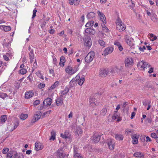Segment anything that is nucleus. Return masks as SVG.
Wrapping results in <instances>:
<instances>
[{"label": "nucleus", "instance_id": "f8f14e48", "mask_svg": "<svg viewBox=\"0 0 158 158\" xmlns=\"http://www.w3.org/2000/svg\"><path fill=\"white\" fill-rule=\"evenodd\" d=\"M145 61H141L139 62L137 64L138 68L140 69L144 70H145Z\"/></svg>", "mask_w": 158, "mask_h": 158}, {"label": "nucleus", "instance_id": "5701e85b", "mask_svg": "<svg viewBox=\"0 0 158 158\" xmlns=\"http://www.w3.org/2000/svg\"><path fill=\"white\" fill-rule=\"evenodd\" d=\"M132 139V143L134 144H137L138 143V138L136 134H134L131 136Z\"/></svg>", "mask_w": 158, "mask_h": 158}, {"label": "nucleus", "instance_id": "603ef678", "mask_svg": "<svg viewBox=\"0 0 158 158\" xmlns=\"http://www.w3.org/2000/svg\"><path fill=\"white\" fill-rule=\"evenodd\" d=\"M40 103V101L39 100H36L34 102L33 104L34 106H37Z\"/></svg>", "mask_w": 158, "mask_h": 158}, {"label": "nucleus", "instance_id": "dca6fc26", "mask_svg": "<svg viewBox=\"0 0 158 158\" xmlns=\"http://www.w3.org/2000/svg\"><path fill=\"white\" fill-rule=\"evenodd\" d=\"M55 101L56 104L58 106H60L63 103L62 97L60 96V97L57 98Z\"/></svg>", "mask_w": 158, "mask_h": 158}, {"label": "nucleus", "instance_id": "09e8293b", "mask_svg": "<svg viewBox=\"0 0 158 158\" xmlns=\"http://www.w3.org/2000/svg\"><path fill=\"white\" fill-rule=\"evenodd\" d=\"M133 130H131L128 129H126L125 132V134L127 135L128 133H133Z\"/></svg>", "mask_w": 158, "mask_h": 158}, {"label": "nucleus", "instance_id": "de8ad7c7", "mask_svg": "<svg viewBox=\"0 0 158 158\" xmlns=\"http://www.w3.org/2000/svg\"><path fill=\"white\" fill-rule=\"evenodd\" d=\"M105 23H101V25L103 28V30H106V31H108V29L107 27L105 25Z\"/></svg>", "mask_w": 158, "mask_h": 158}, {"label": "nucleus", "instance_id": "774afa93", "mask_svg": "<svg viewBox=\"0 0 158 158\" xmlns=\"http://www.w3.org/2000/svg\"><path fill=\"white\" fill-rule=\"evenodd\" d=\"M117 115L115 113L112 117V119L114 120H115L117 118Z\"/></svg>", "mask_w": 158, "mask_h": 158}, {"label": "nucleus", "instance_id": "69168bd1", "mask_svg": "<svg viewBox=\"0 0 158 158\" xmlns=\"http://www.w3.org/2000/svg\"><path fill=\"white\" fill-rule=\"evenodd\" d=\"M147 120L148 121V122L149 123H151L152 121V119L151 118V117H148L147 118Z\"/></svg>", "mask_w": 158, "mask_h": 158}, {"label": "nucleus", "instance_id": "c756f323", "mask_svg": "<svg viewBox=\"0 0 158 158\" xmlns=\"http://www.w3.org/2000/svg\"><path fill=\"white\" fill-rule=\"evenodd\" d=\"M100 139V136L99 135H95L93 137V141L94 143H98Z\"/></svg>", "mask_w": 158, "mask_h": 158}, {"label": "nucleus", "instance_id": "5fc2aeb1", "mask_svg": "<svg viewBox=\"0 0 158 158\" xmlns=\"http://www.w3.org/2000/svg\"><path fill=\"white\" fill-rule=\"evenodd\" d=\"M37 12V10H36V8H35L33 11V15L32 17V19H33L36 16V13Z\"/></svg>", "mask_w": 158, "mask_h": 158}, {"label": "nucleus", "instance_id": "13d9d810", "mask_svg": "<svg viewBox=\"0 0 158 158\" xmlns=\"http://www.w3.org/2000/svg\"><path fill=\"white\" fill-rule=\"evenodd\" d=\"M139 49L141 51L143 52L144 50L146 49L145 46H143L142 48L139 47Z\"/></svg>", "mask_w": 158, "mask_h": 158}, {"label": "nucleus", "instance_id": "c85d7f7f", "mask_svg": "<svg viewBox=\"0 0 158 158\" xmlns=\"http://www.w3.org/2000/svg\"><path fill=\"white\" fill-rule=\"evenodd\" d=\"M74 157L75 158H83L81 155L77 152L75 148L74 149Z\"/></svg>", "mask_w": 158, "mask_h": 158}, {"label": "nucleus", "instance_id": "6ab92c4d", "mask_svg": "<svg viewBox=\"0 0 158 158\" xmlns=\"http://www.w3.org/2000/svg\"><path fill=\"white\" fill-rule=\"evenodd\" d=\"M81 0H69V3L70 5L74 4L75 6L79 5Z\"/></svg>", "mask_w": 158, "mask_h": 158}, {"label": "nucleus", "instance_id": "4d7b16f0", "mask_svg": "<svg viewBox=\"0 0 158 158\" xmlns=\"http://www.w3.org/2000/svg\"><path fill=\"white\" fill-rule=\"evenodd\" d=\"M13 156L12 154L9 152L7 154V157L8 158H11Z\"/></svg>", "mask_w": 158, "mask_h": 158}, {"label": "nucleus", "instance_id": "8fccbe9b", "mask_svg": "<svg viewBox=\"0 0 158 158\" xmlns=\"http://www.w3.org/2000/svg\"><path fill=\"white\" fill-rule=\"evenodd\" d=\"M115 70H118L119 71H122L123 70V68L122 67H119L118 66H116L115 67Z\"/></svg>", "mask_w": 158, "mask_h": 158}, {"label": "nucleus", "instance_id": "37998d69", "mask_svg": "<svg viewBox=\"0 0 158 158\" xmlns=\"http://www.w3.org/2000/svg\"><path fill=\"white\" fill-rule=\"evenodd\" d=\"M51 111V110H49L48 111H47L45 112H44L43 114L42 115V118L48 115L50 113V112Z\"/></svg>", "mask_w": 158, "mask_h": 158}, {"label": "nucleus", "instance_id": "cd10ccee", "mask_svg": "<svg viewBox=\"0 0 158 158\" xmlns=\"http://www.w3.org/2000/svg\"><path fill=\"white\" fill-rule=\"evenodd\" d=\"M69 89L68 87H65L64 89L61 91L60 96L63 97V95L66 94L69 91Z\"/></svg>", "mask_w": 158, "mask_h": 158}, {"label": "nucleus", "instance_id": "4be33fe9", "mask_svg": "<svg viewBox=\"0 0 158 158\" xmlns=\"http://www.w3.org/2000/svg\"><path fill=\"white\" fill-rule=\"evenodd\" d=\"M85 32L86 33L89 35L92 34L94 35L95 33V31L94 30L90 28H86L85 30Z\"/></svg>", "mask_w": 158, "mask_h": 158}, {"label": "nucleus", "instance_id": "72a5a7b5", "mask_svg": "<svg viewBox=\"0 0 158 158\" xmlns=\"http://www.w3.org/2000/svg\"><path fill=\"white\" fill-rule=\"evenodd\" d=\"M14 158H24L23 155L20 153H16L14 155Z\"/></svg>", "mask_w": 158, "mask_h": 158}, {"label": "nucleus", "instance_id": "a18cd8bd", "mask_svg": "<svg viewBox=\"0 0 158 158\" xmlns=\"http://www.w3.org/2000/svg\"><path fill=\"white\" fill-rule=\"evenodd\" d=\"M134 156L136 157H141L142 156V155L141 154L140 152H136L135 153Z\"/></svg>", "mask_w": 158, "mask_h": 158}, {"label": "nucleus", "instance_id": "e2e57ef3", "mask_svg": "<svg viewBox=\"0 0 158 158\" xmlns=\"http://www.w3.org/2000/svg\"><path fill=\"white\" fill-rule=\"evenodd\" d=\"M114 44L117 46L118 47L121 45V44L119 42L116 41L114 42Z\"/></svg>", "mask_w": 158, "mask_h": 158}, {"label": "nucleus", "instance_id": "473e14b6", "mask_svg": "<svg viewBox=\"0 0 158 158\" xmlns=\"http://www.w3.org/2000/svg\"><path fill=\"white\" fill-rule=\"evenodd\" d=\"M95 16V13L93 12L89 13L87 15V17L88 19H91L94 17Z\"/></svg>", "mask_w": 158, "mask_h": 158}, {"label": "nucleus", "instance_id": "aec40b11", "mask_svg": "<svg viewBox=\"0 0 158 158\" xmlns=\"http://www.w3.org/2000/svg\"><path fill=\"white\" fill-rule=\"evenodd\" d=\"M61 136L63 138L67 139H69L70 136V134L67 131H66L64 132V134H61Z\"/></svg>", "mask_w": 158, "mask_h": 158}, {"label": "nucleus", "instance_id": "680f3d73", "mask_svg": "<svg viewBox=\"0 0 158 158\" xmlns=\"http://www.w3.org/2000/svg\"><path fill=\"white\" fill-rule=\"evenodd\" d=\"M9 151L8 148L4 149L2 150V152L3 153L5 154H6Z\"/></svg>", "mask_w": 158, "mask_h": 158}, {"label": "nucleus", "instance_id": "864d4df0", "mask_svg": "<svg viewBox=\"0 0 158 158\" xmlns=\"http://www.w3.org/2000/svg\"><path fill=\"white\" fill-rule=\"evenodd\" d=\"M45 85L44 83H42L38 85V87L40 89H42L45 87Z\"/></svg>", "mask_w": 158, "mask_h": 158}, {"label": "nucleus", "instance_id": "4c0bfd02", "mask_svg": "<svg viewBox=\"0 0 158 158\" xmlns=\"http://www.w3.org/2000/svg\"><path fill=\"white\" fill-rule=\"evenodd\" d=\"M94 22L91 21L87 23L85 25V26L87 27H92L94 25Z\"/></svg>", "mask_w": 158, "mask_h": 158}, {"label": "nucleus", "instance_id": "1a4fd4ad", "mask_svg": "<svg viewBox=\"0 0 158 158\" xmlns=\"http://www.w3.org/2000/svg\"><path fill=\"white\" fill-rule=\"evenodd\" d=\"M107 143L108 146L110 150H113L114 148V145L113 144V140L111 139L107 140Z\"/></svg>", "mask_w": 158, "mask_h": 158}, {"label": "nucleus", "instance_id": "0e129e2a", "mask_svg": "<svg viewBox=\"0 0 158 158\" xmlns=\"http://www.w3.org/2000/svg\"><path fill=\"white\" fill-rule=\"evenodd\" d=\"M150 66V65L148 63L145 62V68L147 67H149Z\"/></svg>", "mask_w": 158, "mask_h": 158}, {"label": "nucleus", "instance_id": "9b49d317", "mask_svg": "<svg viewBox=\"0 0 158 158\" xmlns=\"http://www.w3.org/2000/svg\"><path fill=\"white\" fill-rule=\"evenodd\" d=\"M80 76L77 75L75 78H73L70 82L69 84L71 87H73L76 83V81L78 79H79Z\"/></svg>", "mask_w": 158, "mask_h": 158}, {"label": "nucleus", "instance_id": "49530a36", "mask_svg": "<svg viewBox=\"0 0 158 158\" xmlns=\"http://www.w3.org/2000/svg\"><path fill=\"white\" fill-rule=\"evenodd\" d=\"M27 70L25 69H22L20 70V73L22 75L26 74L27 73Z\"/></svg>", "mask_w": 158, "mask_h": 158}, {"label": "nucleus", "instance_id": "f257e3e1", "mask_svg": "<svg viewBox=\"0 0 158 158\" xmlns=\"http://www.w3.org/2000/svg\"><path fill=\"white\" fill-rule=\"evenodd\" d=\"M124 40L127 44L129 45L131 48H134V39L130 36L126 35L124 36Z\"/></svg>", "mask_w": 158, "mask_h": 158}, {"label": "nucleus", "instance_id": "a878e982", "mask_svg": "<svg viewBox=\"0 0 158 158\" xmlns=\"http://www.w3.org/2000/svg\"><path fill=\"white\" fill-rule=\"evenodd\" d=\"M33 95V92L31 91H30L25 93V97L27 98H31Z\"/></svg>", "mask_w": 158, "mask_h": 158}, {"label": "nucleus", "instance_id": "0eeeda50", "mask_svg": "<svg viewBox=\"0 0 158 158\" xmlns=\"http://www.w3.org/2000/svg\"><path fill=\"white\" fill-rule=\"evenodd\" d=\"M84 44L85 45L90 47L92 44V42L91 41V38L90 36H86L84 39Z\"/></svg>", "mask_w": 158, "mask_h": 158}, {"label": "nucleus", "instance_id": "423d86ee", "mask_svg": "<svg viewBox=\"0 0 158 158\" xmlns=\"http://www.w3.org/2000/svg\"><path fill=\"white\" fill-rule=\"evenodd\" d=\"M52 103V99L49 98H48L45 99L43 102V105L40 107V109H42L43 108L44 106H45L48 107L51 105Z\"/></svg>", "mask_w": 158, "mask_h": 158}, {"label": "nucleus", "instance_id": "f03ea898", "mask_svg": "<svg viewBox=\"0 0 158 158\" xmlns=\"http://www.w3.org/2000/svg\"><path fill=\"white\" fill-rule=\"evenodd\" d=\"M116 23L117 24V29L119 32L122 31L126 29L125 25L120 20L118 19L116 21Z\"/></svg>", "mask_w": 158, "mask_h": 158}, {"label": "nucleus", "instance_id": "6e6552de", "mask_svg": "<svg viewBox=\"0 0 158 158\" xmlns=\"http://www.w3.org/2000/svg\"><path fill=\"white\" fill-rule=\"evenodd\" d=\"M113 50L112 47H109L106 48L103 52L102 55L106 56L109 54L111 53Z\"/></svg>", "mask_w": 158, "mask_h": 158}, {"label": "nucleus", "instance_id": "2f4dec72", "mask_svg": "<svg viewBox=\"0 0 158 158\" xmlns=\"http://www.w3.org/2000/svg\"><path fill=\"white\" fill-rule=\"evenodd\" d=\"M7 116L6 115L2 116L1 117L0 121L1 122L3 123L7 120Z\"/></svg>", "mask_w": 158, "mask_h": 158}, {"label": "nucleus", "instance_id": "9d476101", "mask_svg": "<svg viewBox=\"0 0 158 158\" xmlns=\"http://www.w3.org/2000/svg\"><path fill=\"white\" fill-rule=\"evenodd\" d=\"M42 113L40 111L37 112L36 114H35L34 119L32 121V123H35L40 118Z\"/></svg>", "mask_w": 158, "mask_h": 158}, {"label": "nucleus", "instance_id": "412c9836", "mask_svg": "<svg viewBox=\"0 0 158 158\" xmlns=\"http://www.w3.org/2000/svg\"><path fill=\"white\" fill-rule=\"evenodd\" d=\"M43 148V146L41 145V144L40 143L36 142L35 143V148L36 150H40L42 149Z\"/></svg>", "mask_w": 158, "mask_h": 158}, {"label": "nucleus", "instance_id": "a211bd4d", "mask_svg": "<svg viewBox=\"0 0 158 158\" xmlns=\"http://www.w3.org/2000/svg\"><path fill=\"white\" fill-rule=\"evenodd\" d=\"M89 102L90 106L94 107L96 106L95 103V98L93 97H90L89 99Z\"/></svg>", "mask_w": 158, "mask_h": 158}, {"label": "nucleus", "instance_id": "b1692460", "mask_svg": "<svg viewBox=\"0 0 158 158\" xmlns=\"http://www.w3.org/2000/svg\"><path fill=\"white\" fill-rule=\"evenodd\" d=\"M150 17L151 20L154 22H157L158 21V18L155 13H152Z\"/></svg>", "mask_w": 158, "mask_h": 158}, {"label": "nucleus", "instance_id": "f3484780", "mask_svg": "<svg viewBox=\"0 0 158 158\" xmlns=\"http://www.w3.org/2000/svg\"><path fill=\"white\" fill-rule=\"evenodd\" d=\"M35 57V55L34 53V50H31L29 53V58L31 63L33 62Z\"/></svg>", "mask_w": 158, "mask_h": 158}, {"label": "nucleus", "instance_id": "58836bf2", "mask_svg": "<svg viewBox=\"0 0 158 158\" xmlns=\"http://www.w3.org/2000/svg\"><path fill=\"white\" fill-rule=\"evenodd\" d=\"M85 81V78L83 77H82L80 78L78 81L79 85L81 86L83 84L84 82Z\"/></svg>", "mask_w": 158, "mask_h": 158}, {"label": "nucleus", "instance_id": "6e6d98bb", "mask_svg": "<svg viewBox=\"0 0 158 158\" xmlns=\"http://www.w3.org/2000/svg\"><path fill=\"white\" fill-rule=\"evenodd\" d=\"M37 64L36 62V60H35V62L34 63V64H33V66L32 68V70H33V71H34V70L37 67Z\"/></svg>", "mask_w": 158, "mask_h": 158}, {"label": "nucleus", "instance_id": "7c9ffc66", "mask_svg": "<svg viewBox=\"0 0 158 158\" xmlns=\"http://www.w3.org/2000/svg\"><path fill=\"white\" fill-rule=\"evenodd\" d=\"M65 62V59L64 57L63 56H61L60 58V65L62 66H63L64 65V63Z\"/></svg>", "mask_w": 158, "mask_h": 158}, {"label": "nucleus", "instance_id": "338daca9", "mask_svg": "<svg viewBox=\"0 0 158 158\" xmlns=\"http://www.w3.org/2000/svg\"><path fill=\"white\" fill-rule=\"evenodd\" d=\"M153 69H154V68H153V67H151L150 69H149V71H148V73H152L153 72Z\"/></svg>", "mask_w": 158, "mask_h": 158}, {"label": "nucleus", "instance_id": "2eb2a0df", "mask_svg": "<svg viewBox=\"0 0 158 158\" xmlns=\"http://www.w3.org/2000/svg\"><path fill=\"white\" fill-rule=\"evenodd\" d=\"M109 71L108 69H103L100 72V75L101 76L105 77L108 74Z\"/></svg>", "mask_w": 158, "mask_h": 158}, {"label": "nucleus", "instance_id": "c03bdc74", "mask_svg": "<svg viewBox=\"0 0 158 158\" xmlns=\"http://www.w3.org/2000/svg\"><path fill=\"white\" fill-rule=\"evenodd\" d=\"M98 42L101 46L102 47L105 46V43L103 40H98Z\"/></svg>", "mask_w": 158, "mask_h": 158}, {"label": "nucleus", "instance_id": "f704fd0d", "mask_svg": "<svg viewBox=\"0 0 158 158\" xmlns=\"http://www.w3.org/2000/svg\"><path fill=\"white\" fill-rule=\"evenodd\" d=\"M59 82L56 81L49 89V90H52L54 89L58 85Z\"/></svg>", "mask_w": 158, "mask_h": 158}, {"label": "nucleus", "instance_id": "79ce46f5", "mask_svg": "<svg viewBox=\"0 0 158 158\" xmlns=\"http://www.w3.org/2000/svg\"><path fill=\"white\" fill-rule=\"evenodd\" d=\"M107 110L105 108H103L101 111V114L103 116L105 115L106 113Z\"/></svg>", "mask_w": 158, "mask_h": 158}, {"label": "nucleus", "instance_id": "3c124183", "mask_svg": "<svg viewBox=\"0 0 158 158\" xmlns=\"http://www.w3.org/2000/svg\"><path fill=\"white\" fill-rule=\"evenodd\" d=\"M19 125V123L18 122H16V123H15L14 124V128L11 130V131H12L18 127Z\"/></svg>", "mask_w": 158, "mask_h": 158}, {"label": "nucleus", "instance_id": "ea45409f", "mask_svg": "<svg viewBox=\"0 0 158 158\" xmlns=\"http://www.w3.org/2000/svg\"><path fill=\"white\" fill-rule=\"evenodd\" d=\"M76 133L79 135V134H81L82 132V131L81 127H77V128Z\"/></svg>", "mask_w": 158, "mask_h": 158}, {"label": "nucleus", "instance_id": "39448f33", "mask_svg": "<svg viewBox=\"0 0 158 158\" xmlns=\"http://www.w3.org/2000/svg\"><path fill=\"white\" fill-rule=\"evenodd\" d=\"M125 66L126 68L131 67L133 64V60L131 57L127 58L125 61Z\"/></svg>", "mask_w": 158, "mask_h": 158}, {"label": "nucleus", "instance_id": "4468645a", "mask_svg": "<svg viewBox=\"0 0 158 158\" xmlns=\"http://www.w3.org/2000/svg\"><path fill=\"white\" fill-rule=\"evenodd\" d=\"M56 154L60 158H64L65 156V154L63 153L62 148L58 149L56 152Z\"/></svg>", "mask_w": 158, "mask_h": 158}, {"label": "nucleus", "instance_id": "20e7f679", "mask_svg": "<svg viewBox=\"0 0 158 158\" xmlns=\"http://www.w3.org/2000/svg\"><path fill=\"white\" fill-rule=\"evenodd\" d=\"M95 53L93 51L89 52L85 58V61L89 63L92 61L95 57Z\"/></svg>", "mask_w": 158, "mask_h": 158}, {"label": "nucleus", "instance_id": "7ed1b4c3", "mask_svg": "<svg viewBox=\"0 0 158 158\" xmlns=\"http://www.w3.org/2000/svg\"><path fill=\"white\" fill-rule=\"evenodd\" d=\"M77 70V67L76 66L73 67L69 66L65 69V72L70 75L74 74Z\"/></svg>", "mask_w": 158, "mask_h": 158}, {"label": "nucleus", "instance_id": "ddd939ff", "mask_svg": "<svg viewBox=\"0 0 158 158\" xmlns=\"http://www.w3.org/2000/svg\"><path fill=\"white\" fill-rule=\"evenodd\" d=\"M98 14L100 16V19L103 23H106V18L102 13L101 12L99 11H98Z\"/></svg>", "mask_w": 158, "mask_h": 158}, {"label": "nucleus", "instance_id": "c9c22d12", "mask_svg": "<svg viewBox=\"0 0 158 158\" xmlns=\"http://www.w3.org/2000/svg\"><path fill=\"white\" fill-rule=\"evenodd\" d=\"M28 116V115L27 114H22L20 115V118L22 120L25 119Z\"/></svg>", "mask_w": 158, "mask_h": 158}, {"label": "nucleus", "instance_id": "393cba45", "mask_svg": "<svg viewBox=\"0 0 158 158\" xmlns=\"http://www.w3.org/2000/svg\"><path fill=\"white\" fill-rule=\"evenodd\" d=\"M0 28L1 29H3L5 31H9L11 30V27L10 26L4 25H0Z\"/></svg>", "mask_w": 158, "mask_h": 158}, {"label": "nucleus", "instance_id": "bf43d9fd", "mask_svg": "<svg viewBox=\"0 0 158 158\" xmlns=\"http://www.w3.org/2000/svg\"><path fill=\"white\" fill-rule=\"evenodd\" d=\"M3 57L4 59L6 61H7L9 60L8 57L6 54L4 55L3 56Z\"/></svg>", "mask_w": 158, "mask_h": 158}, {"label": "nucleus", "instance_id": "e433bc0d", "mask_svg": "<svg viewBox=\"0 0 158 158\" xmlns=\"http://www.w3.org/2000/svg\"><path fill=\"white\" fill-rule=\"evenodd\" d=\"M51 136L50 138V139L54 140L55 139L56 132L54 131H52L51 132Z\"/></svg>", "mask_w": 158, "mask_h": 158}, {"label": "nucleus", "instance_id": "bb28decb", "mask_svg": "<svg viewBox=\"0 0 158 158\" xmlns=\"http://www.w3.org/2000/svg\"><path fill=\"white\" fill-rule=\"evenodd\" d=\"M114 137L117 140H122L123 139V136L121 134H116Z\"/></svg>", "mask_w": 158, "mask_h": 158}, {"label": "nucleus", "instance_id": "a19ab883", "mask_svg": "<svg viewBox=\"0 0 158 158\" xmlns=\"http://www.w3.org/2000/svg\"><path fill=\"white\" fill-rule=\"evenodd\" d=\"M7 97V95L6 94L0 92V98L4 99Z\"/></svg>", "mask_w": 158, "mask_h": 158}, {"label": "nucleus", "instance_id": "052dcab7", "mask_svg": "<svg viewBox=\"0 0 158 158\" xmlns=\"http://www.w3.org/2000/svg\"><path fill=\"white\" fill-rule=\"evenodd\" d=\"M151 136L153 138H156L157 136L156 134L155 133H152L151 134Z\"/></svg>", "mask_w": 158, "mask_h": 158}]
</instances>
